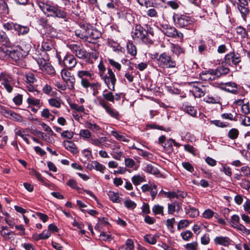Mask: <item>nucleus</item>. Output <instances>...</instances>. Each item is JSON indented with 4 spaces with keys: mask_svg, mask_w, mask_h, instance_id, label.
<instances>
[{
    "mask_svg": "<svg viewBox=\"0 0 250 250\" xmlns=\"http://www.w3.org/2000/svg\"><path fill=\"white\" fill-rule=\"evenodd\" d=\"M38 5L42 11L47 17L65 19L67 14L57 4L39 2Z\"/></svg>",
    "mask_w": 250,
    "mask_h": 250,
    "instance_id": "f257e3e1",
    "label": "nucleus"
},
{
    "mask_svg": "<svg viewBox=\"0 0 250 250\" xmlns=\"http://www.w3.org/2000/svg\"><path fill=\"white\" fill-rule=\"evenodd\" d=\"M159 66L163 69L174 68L177 67V62L168 54L164 52L157 59Z\"/></svg>",
    "mask_w": 250,
    "mask_h": 250,
    "instance_id": "f03ea898",
    "label": "nucleus"
},
{
    "mask_svg": "<svg viewBox=\"0 0 250 250\" xmlns=\"http://www.w3.org/2000/svg\"><path fill=\"white\" fill-rule=\"evenodd\" d=\"M12 76L6 72L0 74V88L4 89L8 93H11L13 91V85Z\"/></svg>",
    "mask_w": 250,
    "mask_h": 250,
    "instance_id": "7ed1b4c3",
    "label": "nucleus"
},
{
    "mask_svg": "<svg viewBox=\"0 0 250 250\" xmlns=\"http://www.w3.org/2000/svg\"><path fill=\"white\" fill-rule=\"evenodd\" d=\"M132 36L134 40L137 41H142L145 43L151 42V40L148 38L147 31L140 25L135 26L132 32Z\"/></svg>",
    "mask_w": 250,
    "mask_h": 250,
    "instance_id": "20e7f679",
    "label": "nucleus"
},
{
    "mask_svg": "<svg viewBox=\"0 0 250 250\" xmlns=\"http://www.w3.org/2000/svg\"><path fill=\"white\" fill-rule=\"evenodd\" d=\"M1 49L5 55L8 56L16 62L22 60L24 56L22 50L20 48L15 49L9 46L1 47Z\"/></svg>",
    "mask_w": 250,
    "mask_h": 250,
    "instance_id": "39448f33",
    "label": "nucleus"
},
{
    "mask_svg": "<svg viewBox=\"0 0 250 250\" xmlns=\"http://www.w3.org/2000/svg\"><path fill=\"white\" fill-rule=\"evenodd\" d=\"M173 20L177 27L185 28L193 22V20L190 17L184 15L174 14Z\"/></svg>",
    "mask_w": 250,
    "mask_h": 250,
    "instance_id": "423d86ee",
    "label": "nucleus"
},
{
    "mask_svg": "<svg viewBox=\"0 0 250 250\" xmlns=\"http://www.w3.org/2000/svg\"><path fill=\"white\" fill-rule=\"evenodd\" d=\"M61 76L63 81L66 83L68 89L70 90L75 89L76 79L74 75L68 70L63 69L62 70Z\"/></svg>",
    "mask_w": 250,
    "mask_h": 250,
    "instance_id": "0eeeda50",
    "label": "nucleus"
},
{
    "mask_svg": "<svg viewBox=\"0 0 250 250\" xmlns=\"http://www.w3.org/2000/svg\"><path fill=\"white\" fill-rule=\"evenodd\" d=\"M102 78L110 90H115L116 79L114 73L110 68H108V75H104Z\"/></svg>",
    "mask_w": 250,
    "mask_h": 250,
    "instance_id": "6e6552de",
    "label": "nucleus"
},
{
    "mask_svg": "<svg viewBox=\"0 0 250 250\" xmlns=\"http://www.w3.org/2000/svg\"><path fill=\"white\" fill-rule=\"evenodd\" d=\"M99 99V103L106 111L111 117L115 119H119L120 114L115 109L110 106L104 100L102 99L100 97L98 98Z\"/></svg>",
    "mask_w": 250,
    "mask_h": 250,
    "instance_id": "1a4fd4ad",
    "label": "nucleus"
},
{
    "mask_svg": "<svg viewBox=\"0 0 250 250\" xmlns=\"http://www.w3.org/2000/svg\"><path fill=\"white\" fill-rule=\"evenodd\" d=\"M91 26L88 24H83L81 25L79 29L75 30V34L79 38L84 40H88L89 31Z\"/></svg>",
    "mask_w": 250,
    "mask_h": 250,
    "instance_id": "9d476101",
    "label": "nucleus"
},
{
    "mask_svg": "<svg viewBox=\"0 0 250 250\" xmlns=\"http://www.w3.org/2000/svg\"><path fill=\"white\" fill-rule=\"evenodd\" d=\"M225 61L229 65H236L241 62V58L238 54L230 52L225 56Z\"/></svg>",
    "mask_w": 250,
    "mask_h": 250,
    "instance_id": "9b49d317",
    "label": "nucleus"
},
{
    "mask_svg": "<svg viewBox=\"0 0 250 250\" xmlns=\"http://www.w3.org/2000/svg\"><path fill=\"white\" fill-rule=\"evenodd\" d=\"M78 77L81 79V84L82 86L85 85V83H89L88 80L85 77H89L91 79H94V75L93 73L89 71L80 70L77 73Z\"/></svg>",
    "mask_w": 250,
    "mask_h": 250,
    "instance_id": "f8f14e48",
    "label": "nucleus"
},
{
    "mask_svg": "<svg viewBox=\"0 0 250 250\" xmlns=\"http://www.w3.org/2000/svg\"><path fill=\"white\" fill-rule=\"evenodd\" d=\"M240 218L237 215H233L231 217L230 224L232 227L236 228L243 232H246L247 229L239 223Z\"/></svg>",
    "mask_w": 250,
    "mask_h": 250,
    "instance_id": "ddd939ff",
    "label": "nucleus"
},
{
    "mask_svg": "<svg viewBox=\"0 0 250 250\" xmlns=\"http://www.w3.org/2000/svg\"><path fill=\"white\" fill-rule=\"evenodd\" d=\"M63 62L66 67L71 69L77 64V61L73 55H66L64 57Z\"/></svg>",
    "mask_w": 250,
    "mask_h": 250,
    "instance_id": "4468645a",
    "label": "nucleus"
},
{
    "mask_svg": "<svg viewBox=\"0 0 250 250\" xmlns=\"http://www.w3.org/2000/svg\"><path fill=\"white\" fill-rule=\"evenodd\" d=\"M165 34L169 37H181L183 36V34L178 33L176 29L174 27H168L165 30Z\"/></svg>",
    "mask_w": 250,
    "mask_h": 250,
    "instance_id": "2eb2a0df",
    "label": "nucleus"
},
{
    "mask_svg": "<svg viewBox=\"0 0 250 250\" xmlns=\"http://www.w3.org/2000/svg\"><path fill=\"white\" fill-rule=\"evenodd\" d=\"M106 141L107 138L105 137H102L100 139L92 137L89 140L90 143L98 147H102Z\"/></svg>",
    "mask_w": 250,
    "mask_h": 250,
    "instance_id": "dca6fc26",
    "label": "nucleus"
},
{
    "mask_svg": "<svg viewBox=\"0 0 250 250\" xmlns=\"http://www.w3.org/2000/svg\"><path fill=\"white\" fill-rule=\"evenodd\" d=\"M225 87H221V88L226 91L233 94H237L238 91L236 88V84L234 83L229 82L225 84Z\"/></svg>",
    "mask_w": 250,
    "mask_h": 250,
    "instance_id": "f3484780",
    "label": "nucleus"
},
{
    "mask_svg": "<svg viewBox=\"0 0 250 250\" xmlns=\"http://www.w3.org/2000/svg\"><path fill=\"white\" fill-rule=\"evenodd\" d=\"M144 170L148 173L155 175H157L160 173L159 170L154 164H149L146 165L144 167Z\"/></svg>",
    "mask_w": 250,
    "mask_h": 250,
    "instance_id": "a211bd4d",
    "label": "nucleus"
},
{
    "mask_svg": "<svg viewBox=\"0 0 250 250\" xmlns=\"http://www.w3.org/2000/svg\"><path fill=\"white\" fill-rule=\"evenodd\" d=\"M85 85L83 86L85 89H87L88 87H90V88L93 90V95L94 96H96L98 93V90L101 87V84L98 83H90V82L88 83H85Z\"/></svg>",
    "mask_w": 250,
    "mask_h": 250,
    "instance_id": "6ab92c4d",
    "label": "nucleus"
},
{
    "mask_svg": "<svg viewBox=\"0 0 250 250\" xmlns=\"http://www.w3.org/2000/svg\"><path fill=\"white\" fill-rule=\"evenodd\" d=\"M63 146L66 149L71 151L73 154H76L78 152V150L76 145L71 141H64Z\"/></svg>",
    "mask_w": 250,
    "mask_h": 250,
    "instance_id": "aec40b11",
    "label": "nucleus"
},
{
    "mask_svg": "<svg viewBox=\"0 0 250 250\" xmlns=\"http://www.w3.org/2000/svg\"><path fill=\"white\" fill-rule=\"evenodd\" d=\"M120 146L118 145H114L112 147V156L113 158L116 160H119L121 159V157L123 156V152H121L120 150Z\"/></svg>",
    "mask_w": 250,
    "mask_h": 250,
    "instance_id": "412c9836",
    "label": "nucleus"
},
{
    "mask_svg": "<svg viewBox=\"0 0 250 250\" xmlns=\"http://www.w3.org/2000/svg\"><path fill=\"white\" fill-rule=\"evenodd\" d=\"M0 42H2V47L12 46V43L6 34L2 31H0Z\"/></svg>",
    "mask_w": 250,
    "mask_h": 250,
    "instance_id": "4be33fe9",
    "label": "nucleus"
},
{
    "mask_svg": "<svg viewBox=\"0 0 250 250\" xmlns=\"http://www.w3.org/2000/svg\"><path fill=\"white\" fill-rule=\"evenodd\" d=\"M146 181L145 176L143 175H135L131 178V181L135 186L139 185Z\"/></svg>",
    "mask_w": 250,
    "mask_h": 250,
    "instance_id": "5701e85b",
    "label": "nucleus"
},
{
    "mask_svg": "<svg viewBox=\"0 0 250 250\" xmlns=\"http://www.w3.org/2000/svg\"><path fill=\"white\" fill-rule=\"evenodd\" d=\"M214 242L217 244L227 246L229 244V239L227 237H216Z\"/></svg>",
    "mask_w": 250,
    "mask_h": 250,
    "instance_id": "b1692460",
    "label": "nucleus"
},
{
    "mask_svg": "<svg viewBox=\"0 0 250 250\" xmlns=\"http://www.w3.org/2000/svg\"><path fill=\"white\" fill-rule=\"evenodd\" d=\"M101 37V32L96 29L92 28V27H91L88 35V39L97 40L99 39Z\"/></svg>",
    "mask_w": 250,
    "mask_h": 250,
    "instance_id": "393cba45",
    "label": "nucleus"
},
{
    "mask_svg": "<svg viewBox=\"0 0 250 250\" xmlns=\"http://www.w3.org/2000/svg\"><path fill=\"white\" fill-rule=\"evenodd\" d=\"M172 52L177 56L185 53V50L178 45L172 44L170 47Z\"/></svg>",
    "mask_w": 250,
    "mask_h": 250,
    "instance_id": "a878e982",
    "label": "nucleus"
},
{
    "mask_svg": "<svg viewBox=\"0 0 250 250\" xmlns=\"http://www.w3.org/2000/svg\"><path fill=\"white\" fill-rule=\"evenodd\" d=\"M237 7L238 9L239 10L241 14L243 19H244V20L246 21L247 16L250 12V10L246 6H243L241 5H238Z\"/></svg>",
    "mask_w": 250,
    "mask_h": 250,
    "instance_id": "bb28decb",
    "label": "nucleus"
},
{
    "mask_svg": "<svg viewBox=\"0 0 250 250\" xmlns=\"http://www.w3.org/2000/svg\"><path fill=\"white\" fill-rule=\"evenodd\" d=\"M111 135H113L117 140L119 141H122L125 142H128L129 140L127 139L125 135L122 134H120L116 131H112Z\"/></svg>",
    "mask_w": 250,
    "mask_h": 250,
    "instance_id": "cd10ccee",
    "label": "nucleus"
},
{
    "mask_svg": "<svg viewBox=\"0 0 250 250\" xmlns=\"http://www.w3.org/2000/svg\"><path fill=\"white\" fill-rule=\"evenodd\" d=\"M220 98L218 96H212L210 95L207 96L204 99V101L209 104H217L219 103Z\"/></svg>",
    "mask_w": 250,
    "mask_h": 250,
    "instance_id": "c85d7f7f",
    "label": "nucleus"
},
{
    "mask_svg": "<svg viewBox=\"0 0 250 250\" xmlns=\"http://www.w3.org/2000/svg\"><path fill=\"white\" fill-rule=\"evenodd\" d=\"M103 96L104 101L106 100L112 103H114V96L111 92H108L105 90L103 92Z\"/></svg>",
    "mask_w": 250,
    "mask_h": 250,
    "instance_id": "c756f323",
    "label": "nucleus"
},
{
    "mask_svg": "<svg viewBox=\"0 0 250 250\" xmlns=\"http://www.w3.org/2000/svg\"><path fill=\"white\" fill-rule=\"evenodd\" d=\"M186 213L192 218L196 217L199 214V212L198 209L190 207H189L188 209L187 208L186 209Z\"/></svg>",
    "mask_w": 250,
    "mask_h": 250,
    "instance_id": "7c9ffc66",
    "label": "nucleus"
},
{
    "mask_svg": "<svg viewBox=\"0 0 250 250\" xmlns=\"http://www.w3.org/2000/svg\"><path fill=\"white\" fill-rule=\"evenodd\" d=\"M41 70L49 75H54L55 73L54 67L49 63H47Z\"/></svg>",
    "mask_w": 250,
    "mask_h": 250,
    "instance_id": "2f4dec72",
    "label": "nucleus"
},
{
    "mask_svg": "<svg viewBox=\"0 0 250 250\" xmlns=\"http://www.w3.org/2000/svg\"><path fill=\"white\" fill-rule=\"evenodd\" d=\"M92 167H94V169L102 173H104V170L106 169V167L104 165L96 161L92 162Z\"/></svg>",
    "mask_w": 250,
    "mask_h": 250,
    "instance_id": "473e14b6",
    "label": "nucleus"
},
{
    "mask_svg": "<svg viewBox=\"0 0 250 250\" xmlns=\"http://www.w3.org/2000/svg\"><path fill=\"white\" fill-rule=\"evenodd\" d=\"M75 54L78 58L82 59H85L88 57V54L86 51L81 47Z\"/></svg>",
    "mask_w": 250,
    "mask_h": 250,
    "instance_id": "72a5a7b5",
    "label": "nucleus"
},
{
    "mask_svg": "<svg viewBox=\"0 0 250 250\" xmlns=\"http://www.w3.org/2000/svg\"><path fill=\"white\" fill-rule=\"evenodd\" d=\"M127 52L132 56H134L137 54V50L135 46L131 42H128L126 45Z\"/></svg>",
    "mask_w": 250,
    "mask_h": 250,
    "instance_id": "f704fd0d",
    "label": "nucleus"
},
{
    "mask_svg": "<svg viewBox=\"0 0 250 250\" xmlns=\"http://www.w3.org/2000/svg\"><path fill=\"white\" fill-rule=\"evenodd\" d=\"M15 30L17 31L19 34H25L29 32V28L27 26H21L17 24V25H16Z\"/></svg>",
    "mask_w": 250,
    "mask_h": 250,
    "instance_id": "c9c22d12",
    "label": "nucleus"
},
{
    "mask_svg": "<svg viewBox=\"0 0 250 250\" xmlns=\"http://www.w3.org/2000/svg\"><path fill=\"white\" fill-rule=\"evenodd\" d=\"M107 195L112 202L114 203H119L120 202L119 197L117 193H115L112 191H109Z\"/></svg>",
    "mask_w": 250,
    "mask_h": 250,
    "instance_id": "e433bc0d",
    "label": "nucleus"
},
{
    "mask_svg": "<svg viewBox=\"0 0 250 250\" xmlns=\"http://www.w3.org/2000/svg\"><path fill=\"white\" fill-rule=\"evenodd\" d=\"M157 236L151 234H147L144 236V239L146 242L150 244H155L157 241Z\"/></svg>",
    "mask_w": 250,
    "mask_h": 250,
    "instance_id": "4c0bfd02",
    "label": "nucleus"
},
{
    "mask_svg": "<svg viewBox=\"0 0 250 250\" xmlns=\"http://www.w3.org/2000/svg\"><path fill=\"white\" fill-rule=\"evenodd\" d=\"M86 127L94 132H97L100 129V127L96 124L87 122L85 124Z\"/></svg>",
    "mask_w": 250,
    "mask_h": 250,
    "instance_id": "58836bf2",
    "label": "nucleus"
},
{
    "mask_svg": "<svg viewBox=\"0 0 250 250\" xmlns=\"http://www.w3.org/2000/svg\"><path fill=\"white\" fill-rule=\"evenodd\" d=\"M239 135V131L236 128L231 129L228 132V136L231 140L236 139Z\"/></svg>",
    "mask_w": 250,
    "mask_h": 250,
    "instance_id": "ea45409f",
    "label": "nucleus"
},
{
    "mask_svg": "<svg viewBox=\"0 0 250 250\" xmlns=\"http://www.w3.org/2000/svg\"><path fill=\"white\" fill-rule=\"evenodd\" d=\"M152 211L155 214L163 215L164 207L159 205H156L152 208Z\"/></svg>",
    "mask_w": 250,
    "mask_h": 250,
    "instance_id": "a19ab883",
    "label": "nucleus"
},
{
    "mask_svg": "<svg viewBox=\"0 0 250 250\" xmlns=\"http://www.w3.org/2000/svg\"><path fill=\"white\" fill-rule=\"evenodd\" d=\"M51 236V233L48 230H44L43 232L38 235L37 240L40 239H46Z\"/></svg>",
    "mask_w": 250,
    "mask_h": 250,
    "instance_id": "79ce46f5",
    "label": "nucleus"
},
{
    "mask_svg": "<svg viewBox=\"0 0 250 250\" xmlns=\"http://www.w3.org/2000/svg\"><path fill=\"white\" fill-rule=\"evenodd\" d=\"M194 89L195 95L198 97H201L204 96L205 93L207 92L206 90L203 91L202 88L197 86H194Z\"/></svg>",
    "mask_w": 250,
    "mask_h": 250,
    "instance_id": "37998d69",
    "label": "nucleus"
},
{
    "mask_svg": "<svg viewBox=\"0 0 250 250\" xmlns=\"http://www.w3.org/2000/svg\"><path fill=\"white\" fill-rule=\"evenodd\" d=\"M9 115V118L14 121H18L20 122L23 121L22 117L20 115L15 112H10Z\"/></svg>",
    "mask_w": 250,
    "mask_h": 250,
    "instance_id": "c03bdc74",
    "label": "nucleus"
},
{
    "mask_svg": "<svg viewBox=\"0 0 250 250\" xmlns=\"http://www.w3.org/2000/svg\"><path fill=\"white\" fill-rule=\"evenodd\" d=\"M236 31L238 35H240L242 38H244L247 36V32L246 29L241 26L237 27L236 28Z\"/></svg>",
    "mask_w": 250,
    "mask_h": 250,
    "instance_id": "a18cd8bd",
    "label": "nucleus"
},
{
    "mask_svg": "<svg viewBox=\"0 0 250 250\" xmlns=\"http://www.w3.org/2000/svg\"><path fill=\"white\" fill-rule=\"evenodd\" d=\"M181 236L184 240L188 241L193 236V234L190 230H186L182 232Z\"/></svg>",
    "mask_w": 250,
    "mask_h": 250,
    "instance_id": "49530a36",
    "label": "nucleus"
},
{
    "mask_svg": "<svg viewBox=\"0 0 250 250\" xmlns=\"http://www.w3.org/2000/svg\"><path fill=\"white\" fill-rule=\"evenodd\" d=\"M190 222L187 220H181L179 222L177 229L178 230H181L182 229H184L187 228Z\"/></svg>",
    "mask_w": 250,
    "mask_h": 250,
    "instance_id": "de8ad7c7",
    "label": "nucleus"
},
{
    "mask_svg": "<svg viewBox=\"0 0 250 250\" xmlns=\"http://www.w3.org/2000/svg\"><path fill=\"white\" fill-rule=\"evenodd\" d=\"M36 80L35 75L32 73H28L26 75V83H29V84L33 83Z\"/></svg>",
    "mask_w": 250,
    "mask_h": 250,
    "instance_id": "09e8293b",
    "label": "nucleus"
},
{
    "mask_svg": "<svg viewBox=\"0 0 250 250\" xmlns=\"http://www.w3.org/2000/svg\"><path fill=\"white\" fill-rule=\"evenodd\" d=\"M211 123L214 124L215 125L220 127H226L229 126V124L227 123H223L219 120L211 121Z\"/></svg>",
    "mask_w": 250,
    "mask_h": 250,
    "instance_id": "8fccbe9b",
    "label": "nucleus"
},
{
    "mask_svg": "<svg viewBox=\"0 0 250 250\" xmlns=\"http://www.w3.org/2000/svg\"><path fill=\"white\" fill-rule=\"evenodd\" d=\"M42 47V49L46 51H49L52 49H54L53 44L51 42H43Z\"/></svg>",
    "mask_w": 250,
    "mask_h": 250,
    "instance_id": "3c124183",
    "label": "nucleus"
},
{
    "mask_svg": "<svg viewBox=\"0 0 250 250\" xmlns=\"http://www.w3.org/2000/svg\"><path fill=\"white\" fill-rule=\"evenodd\" d=\"M28 104L33 105H39L40 100L30 96L27 100Z\"/></svg>",
    "mask_w": 250,
    "mask_h": 250,
    "instance_id": "603ef678",
    "label": "nucleus"
},
{
    "mask_svg": "<svg viewBox=\"0 0 250 250\" xmlns=\"http://www.w3.org/2000/svg\"><path fill=\"white\" fill-rule=\"evenodd\" d=\"M125 206L128 209H134L136 207V204L131 200H126L124 202Z\"/></svg>",
    "mask_w": 250,
    "mask_h": 250,
    "instance_id": "864d4df0",
    "label": "nucleus"
},
{
    "mask_svg": "<svg viewBox=\"0 0 250 250\" xmlns=\"http://www.w3.org/2000/svg\"><path fill=\"white\" fill-rule=\"evenodd\" d=\"M49 104L57 108H59L61 106L60 102L56 99L52 98L48 100Z\"/></svg>",
    "mask_w": 250,
    "mask_h": 250,
    "instance_id": "5fc2aeb1",
    "label": "nucleus"
},
{
    "mask_svg": "<svg viewBox=\"0 0 250 250\" xmlns=\"http://www.w3.org/2000/svg\"><path fill=\"white\" fill-rule=\"evenodd\" d=\"M16 25H17V23H14L13 22H6L3 24V27L4 29L7 30H10L13 29L15 30Z\"/></svg>",
    "mask_w": 250,
    "mask_h": 250,
    "instance_id": "6e6d98bb",
    "label": "nucleus"
},
{
    "mask_svg": "<svg viewBox=\"0 0 250 250\" xmlns=\"http://www.w3.org/2000/svg\"><path fill=\"white\" fill-rule=\"evenodd\" d=\"M198 243L196 242H192L190 243L187 244L185 248L187 250H197Z\"/></svg>",
    "mask_w": 250,
    "mask_h": 250,
    "instance_id": "4d7b16f0",
    "label": "nucleus"
},
{
    "mask_svg": "<svg viewBox=\"0 0 250 250\" xmlns=\"http://www.w3.org/2000/svg\"><path fill=\"white\" fill-rule=\"evenodd\" d=\"M80 135L84 138L90 139L91 133L87 129H82L80 132Z\"/></svg>",
    "mask_w": 250,
    "mask_h": 250,
    "instance_id": "13d9d810",
    "label": "nucleus"
},
{
    "mask_svg": "<svg viewBox=\"0 0 250 250\" xmlns=\"http://www.w3.org/2000/svg\"><path fill=\"white\" fill-rule=\"evenodd\" d=\"M70 107L72 109L78 112H83L84 111V107L83 105H79L76 104H72L70 105Z\"/></svg>",
    "mask_w": 250,
    "mask_h": 250,
    "instance_id": "bf43d9fd",
    "label": "nucleus"
},
{
    "mask_svg": "<svg viewBox=\"0 0 250 250\" xmlns=\"http://www.w3.org/2000/svg\"><path fill=\"white\" fill-rule=\"evenodd\" d=\"M13 101L16 105H21L22 102V95L21 94H18L13 98Z\"/></svg>",
    "mask_w": 250,
    "mask_h": 250,
    "instance_id": "052dcab7",
    "label": "nucleus"
},
{
    "mask_svg": "<svg viewBox=\"0 0 250 250\" xmlns=\"http://www.w3.org/2000/svg\"><path fill=\"white\" fill-rule=\"evenodd\" d=\"M186 111L189 115L192 116H195L197 113L196 110L193 106H186Z\"/></svg>",
    "mask_w": 250,
    "mask_h": 250,
    "instance_id": "680f3d73",
    "label": "nucleus"
},
{
    "mask_svg": "<svg viewBox=\"0 0 250 250\" xmlns=\"http://www.w3.org/2000/svg\"><path fill=\"white\" fill-rule=\"evenodd\" d=\"M229 68L225 67H219L217 68L218 74H219V77L222 75H226L229 73Z\"/></svg>",
    "mask_w": 250,
    "mask_h": 250,
    "instance_id": "e2e57ef3",
    "label": "nucleus"
},
{
    "mask_svg": "<svg viewBox=\"0 0 250 250\" xmlns=\"http://www.w3.org/2000/svg\"><path fill=\"white\" fill-rule=\"evenodd\" d=\"M214 214V212L212 210L209 209H208L204 212L203 216L205 218L210 219L213 216Z\"/></svg>",
    "mask_w": 250,
    "mask_h": 250,
    "instance_id": "0e129e2a",
    "label": "nucleus"
},
{
    "mask_svg": "<svg viewBox=\"0 0 250 250\" xmlns=\"http://www.w3.org/2000/svg\"><path fill=\"white\" fill-rule=\"evenodd\" d=\"M138 154L139 155L143 156L147 159H150L152 158V155L151 153H149L147 151H144L141 149H139L138 151Z\"/></svg>",
    "mask_w": 250,
    "mask_h": 250,
    "instance_id": "69168bd1",
    "label": "nucleus"
},
{
    "mask_svg": "<svg viewBox=\"0 0 250 250\" xmlns=\"http://www.w3.org/2000/svg\"><path fill=\"white\" fill-rule=\"evenodd\" d=\"M125 166L129 168H132L135 165L134 161L131 158H125Z\"/></svg>",
    "mask_w": 250,
    "mask_h": 250,
    "instance_id": "338daca9",
    "label": "nucleus"
},
{
    "mask_svg": "<svg viewBox=\"0 0 250 250\" xmlns=\"http://www.w3.org/2000/svg\"><path fill=\"white\" fill-rule=\"evenodd\" d=\"M241 171L243 174L247 177H250V167L244 166L241 167Z\"/></svg>",
    "mask_w": 250,
    "mask_h": 250,
    "instance_id": "774afa93",
    "label": "nucleus"
}]
</instances>
